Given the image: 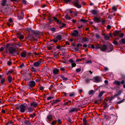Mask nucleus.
<instances>
[{
  "label": "nucleus",
  "instance_id": "obj_3",
  "mask_svg": "<svg viewBox=\"0 0 125 125\" xmlns=\"http://www.w3.org/2000/svg\"><path fill=\"white\" fill-rule=\"evenodd\" d=\"M20 112L21 113H24L26 110V106L23 104L20 105L19 107Z\"/></svg>",
  "mask_w": 125,
  "mask_h": 125
},
{
  "label": "nucleus",
  "instance_id": "obj_53",
  "mask_svg": "<svg viewBox=\"0 0 125 125\" xmlns=\"http://www.w3.org/2000/svg\"><path fill=\"white\" fill-rule=\"evenodd\" d=\"M95 36L96 38L98 39H99L100 38V36L98 34H96Z\"/></svg>",
  "mask_w": 125,
  "mask_h": 125
},
{
  "label": "nucleus",
  "instance_id": "obj_5",
  "mask_svg": "<svg viewBox=\"0 0 125 125\" xmlns=\"http://www.w3.org/2000/svg\"><path fill=\"white\" fill-rule=\"evenodd\" d=\"M113 48V45L111 44H110L107 46V49L106 51L108 52H111L112 51Z\"/></svg>",
  "mask_w": 125,
  "mask_h": 125
},
{
  "label": "nucleus",
  "instance_id": "obj_62",
  "mask_svg": "<svg viewBox=\"0 0 125 125\" xmlns=\"http://www.w3.org/2000/svg\"><path fill=\"white\" fill-rule=\"evenodd\" d=\"M48 49L49 50H51L52 49V47L51 46L48 47H47Z\"/></svg>",
  "mask_w": 125,
  "mask_h": 125
},
{
  "label": "nucleus",
  "instance_id": "obj_49",
  "mask_svg": "<svg viewBox=\"0 0 125 125\" xmlns=\"http://www.w3.org/2000/svg\"><path fill=\"white\" fill-rule=\"evenodd\" d=\"M71 65L73 67H75L76 66V64L75 63H72Z\"/></svg>",
  "mask_w": 125,
  "mask_h": 125
},
{
  "label": "nucleus",
  "instance_id": "obj_40",
  "mask_svg": "<svg viewBox=\"0 0 125 125\" xmlns=\"http://www.w3.org/2000/svg\"><path fill=\"white\" fill-rule=\"evenodd\" d=\"M75 95V94L74 93H70L69 96L70 97H72L74 96Z\"/></svg>",
  "mask_w": 125,
  "mask_h": 125
},
{
  "label": "nucleus",
  "instance_id": "obj_59",
  "mask_svg": "<svg viewBox=\"0 0 125 125\" xmlns=\"http://www.w3.org/2000/svg\"><path fill=\"white\" fill-rule=\"evenodd\" d=\"M53 87V85H51L49 88V89L50 90H51V89Z\"/></svg>",
  "mask_w": 125,
  "mask_h": 125
},
{
  "label": "nucleus",
  "instance_id": "obj_43",
  "mask_svg": "<svg viewBox=\"0 0 125 125\" xmlns=\"http://www.w3.org/2000/svg\"><path fill=\"white\" fill-rule=\"evenodd\" d=\"M83 123L84 125H87V121L85 119H84L83 120Z\"/></svg>",
  "mask_w": 125,
  "mask_h": 125
},
{
  "label": "nucleus",
  "instance_id": "obj_9",
  "mask_svg": "<svg viewBox=\"0 0 125 125\" xmlns=\"http://www.w3.org/2000/svg\"><path fill=\"white\" fill-rule=\"evenodd\" d=\"M29 84L30 87H32L35 86V83L34 81H31L29 82Z\"/></svg>",
  "mask_w": 125,
  "mask_h": 125
},
{
  "label": "nucleus",
  "instance_id": "obj_20",
  "mask_svg": "<svg viewBox=\"0 0 125 125\" xmlns=\"http://www.w3.org/2000/svg\"><path fill=\"white\" fill-rule=\"evenodd\" d=\"M103 35L104 36V37L105 40H107L109 39V37L108 34H103Z\"/></svg>",
  "mask_w": 125,
  "mask_h": 125
},
{
  "label": "nucleus",
  "instance_id": "obj_51",
  "mask_svg": "<svg viewBox=\"0 0 125 125\" xmlns=\"http://www.w3.org/2000/svg\"><path fill=\"white\" fill-rule=\"evenodd\" d=\"M113 43L115 45H117L118 44L117 42L116 41H114L113 42Z\"/></svg>",
  "mask_w": 125,
  "mask_h": 125
},
{
  "label": "nucleus",
  "instance_id": "obj_23",
  "mask_svg": "<svg viewBox=\"0 0 125 125\" xmlns=\"http://www.w3.org/2000/svg\"><path fill=\"white\" fill-rule=\"evenodd\" d=\"M91 12L93 14H96L98 13V11L95 10H92L91 11Z\"/></svg>",
  "mask_w": 125,
  "mask_h": 125
},
{
  "label": "nucleus",
  "instance_id": "obj_63",
  "mask_svg": "<svg viewBox=\"0 0 125 125\" xmlns=\"http://www.w3.org/2000/svg\"><path fill=\"white\" fill-rule=\"evenodd\" d=\"M121 84H123L125 83V81L124 80H122L121 82H120Z\"/></svg>",
  "mask_w": 125,
  "mask_h": 125
},
{
  "label": "nucleus",
  "instance_id": "obj_48",
  "mask_svg": "<svg viewBox=\"0 0 125 125\" xmlns=\"http://www.w3.org/2000/svg\"><path fill=\"white\" fill-rule=\"evenodd\" d=\"M52 41L54 42H57L58 41V40L56 38L54 39L53 40H52Z\"/></svg>",
  "mask_w": 125,
  "mask_h": 125
},
{
  "label": "nucleus",
  "instance_id": "obj_27",
  "mask_svg": "<svg viewBox=\"0 0 125 125\" xmlns=\"http://www.w3.org/2000/svg\"><path fill=\"white\" fill-rule=\"evenodd\" d=\"M105 21V20L104 18H102L100 17V22L102 23H104Z\"/></svg>",
  "mask_w": 125,
  "mask_h": 125
},
{
  "label": "nucleus",
  "instance_id": "obj_33",
  "mask_svg": "<svg viewBox=\"0 0 125 125\" xmlns=\"http://www.w3.org/2000/svg\"><path fill=\"white\" fill-rule=\"evenodd\" d=\"M18 38L20 40H22L24 39V37L23 35H20L18 36Z\"/></svg>",
  "mask_w": 125,
  "mask_h": 125
},
{
  "label": "nucleus",
  "instance_id": "obj_26",
  "mask_svg": "<svg viewBox=\"0 0 125 125\" xmlns=\"http://www.w3.org/2000/svg\"><path fill=\"white\" fill-rule=\"evenodd\" d=\"M5 81V79L4 78H2L0 79V83H1V84H3L4 83Z\"/></svg>",
  "mask_w": 125,
  "mask_h": 125
},
{
  "label": "nucleus",
  "instance_id": "obj_60",
  "mask_svg": "<svg viewBox=\"0 0 125 125\" xmlns=\"http://www.w3.org/2000/svg\"><path fill=\"white\" fill-rule=\"evenodd\" d=\"M35 81L37 82V83H39L40 81L39 79L38 78L36 79L35 80Z\"/></svg>",
  "mask_w": 125,
  "mask_h": 125
},
{
  "label": "nucleus",
  "instance_id": "obj_31",
  "mask_svg": "<svg viewBox=\"0 0 125 125\" xmlns=\"http://www.w3.org/2000/svg\"><path fill=\"white\" fill-rule=\"evenodd\" d=\"M119 95V94H115V95H114V96L113 97H112L110 98V100L111 101V100H112L115 97H117V96H118Z\"/></svg>",
  "mask_w": 125,
  "mask_h": 125
},
{
  "label": "nucleus",
  "instance_id": "obj_22",
  "mask_svg": "<svg viewBox=\"0 0 125 125\" xmlns=\"http://www.w3.org/2000/svg\"><path fill=\"white\" fill-rule=\"evenodd\" d=\"M119 43L121 44H125V39L122 38L121 41H119Z\"/></svg>",
  "mask_w": 125,
  "mask_h": 125
},
{
  "label": "nucleus",
  "instance_id": "obj_12",
  "mask_svg": "<svg viewBox=\"0 0 125 125\" xmlns=\"http://www.w3.org/2000/svg\"><path fill=\"white\" fill-rule=\"evenodd\" d=\"M38 104L34 102H31L30 103V105L32 107H35L37 106Z\"/></svg>",
  "mask_w": 125,
  "mask_h": 125
},
{
  "label": "nucleus",
  "instance_id": "obj_35",
  "mask_svg": "<svg viewBox=\"0 0 125 125\" xmlns=\"http://www.w3.org/2000/svg\"><path fill=\"white\" fill-rule=\"evenodd\" d=\"M61 78L63 80L65 81H66L68 79L67 78L63 76H61Z\"/></svg>",
  "mask_w": 125,
  "mask_h": 125
},
{
  "label": "nucleus",
  "instance_id": "obj_46",
  "mask_svg": "<svg viewBox=\"0 0 125 125\" xmlns=\"http://www.w3.org/2000/svg\"><path fill=\"white\" fill-rule=\"evenodd\" d=\"M85 81L86 83L89 82L90 80L88 78H86L85 79Z\"/></svg>",
  "mask_w": 125,
  "mask_h": 125
},
{
  "label": "nucleus",
  "instance_id": "obj_7",
  "mask_svg": "<svg viewBox=\"0 0 125 125\" xmlns=\"http://www.w3.org/2000/svg\"><path fill=\"white\" fill-rule=\"evenodd\" d=\"M63 102H64L63 104L64 105H68L71 104V101L70 100L68 101L67 100H64Z\"/></svg>",
  "mask_w": 125,
  "mask_h": 125
},
{
  "label": "nucleus",
  "instance_id": "obj_54",
  "mask_svg": "<svg viewBox=\"0 0 125 125\" xmlns=\"http://www.w3.org/2000/svg\"><path fill=\"white\" fill-rule=\"evenodd\" d=\"M92 62L91 61H86V63H91Z\"/></svg>",
  "mask_w": 125,
  "mask_h": 125
},
{
  "label": "nucleus",
  "instance_id": "obj_2",
  "mask_svg": "<svg viewBox=\"0 0 125 125\" xmlns=\"http://www.w3.org/2000/svg\"><path fill=\"white\" fill-rule=\"evenodd\" d=\"M93 81L94 82L97 83L101 82L102 81V80L100 77L96 76L93 78Z\"/></svg>",
  "mask_w": 125,
  "mask_h": 125
},
{
  "label": "nucleus",
  "instance_id": "obj_38",
  "mask_svg": "<svg viewBox=\"0 0 125 125\" xmlns=\"http://www.w3.org/2000/svg\"><path fill=\"white\" fill-rule=\"evenodd\" d=\"M104 93V92H100L98 95V97H101Z\"/></svg>",
  "mask_w": 125,
  "mask_h": 125
},
{
  "label": "nucleus",
  "instance_id": "obj_34",
  "mask_svg": "<svg viewBox=\"0 0 125 125\" xmlns=\"http://www.w3.org/2000/svg\"><path fill=\"white\" fill-rule=\"evenodd\" d=\"M36 114L35 113H34L32 114H31L30 115V117L34 118L36 116Z\"/></svg>",
  "mask_w": 125,
  "mask_h": 125
},
{
  "label": "nucleus",
  "instance_id": "obj_52",
  "mask_svg": "<svg viewBox=\"0 0 125 125\" xmlns=\"http://www.w3.org/2000/svg\"><path fill=\"white\" fill-rule=\"evenodd\" d=\"M52 98H53V97H51V96H49V97H48L47 98V100H49L51 99Z\"/></svg>",
  "mask_w": 125,
  "mask_h": 125
},
{
  "label": "nucleus",
  "instance_id": "obj_42",
  "mask_svg": "<svg viewBox=\"0 0 125 125\" xmlns=\"http://www.w3.org/2000/svg\"><path fill=\"white\" fill-rule=\"evenodd\" d=\"M83 41L84 42H86L88 40V39L86 38H84L83 39Z\"/></svg>",
  "mask_w": 125,
  "mask_h": 125
},
{
  "label": "nucleus",
  "instance_id": "obj_14",
  "mask_svg": "<svg viewBox=\"0 0 125 125\" xmlns=\"http://www.w3.org/2000/svg\"><path fill=\"white\" fill-rule=\"evenodd\" d=\"M21 56L23 57H25L27 55L26 52L24 51L21 52L20 53Z\"/></svg>",
  "mask_w": 125,
  "mask_h": 125
},
{
  "label": "nucleus",
  "instance_id": "obj_45",
  "mask_svg": "<svg viewBox=\"0 0 125 125\" xmlns=\"http://www.w3.org/2000/svg\"><path fill=\"white\" fill-rule=\"evenodd\" d=\"M56 121H53L51 125H54L56 124Z\"/></svg>",
  "mask_w": 125,
  "mask_h": 125
},
{
  "label": "nucleus",
  "instance_id": "obj_8",
  "mask_svg": "<svg viewBox=\"0 0 125 125\" xmlns=\"http://www.w3.org/2000/svg\"><path fill=\"white\" fill-rule=\"evenodd\" d=\"M107 46L104 44L101 45L100 50L102 51H106Z\"/></svg>",
  "mask_w": 125,
  "mask_h": 125
},
{
  "label": "nucleus",
  "instance_id": "obj_36",
  "mask_svg": "<svg viewBox=\"0 0 125 125\" xmlns=\"http://www.w3.org/2000/svg\"><path fill=\"white\" fill-rule=\"evenodd\" d=\"M31 70L32 72H36V70L35 68L33 67H32L31 68Z\"/></svg>",
  "mask_w": 125,
  "mask_h": 125
},
{
  "label": "nucleus",
  "instance_id": "obj_30",
  "mask_svg": "<svg viewBox=\"0 0 125 125\" xmlns=\"http://www.w3.org/2000/svg\"><path fill=\"white\" fill-rule=\"evenodd\" d=\"M94 91L93 90H90L88 93L89 95H91L94 94Z\"/></svg>",
  "mask_w": 125,
  "mask_h": 125
},
{
  "label": "nucleus",
  "instance_id": "obj_56",
  "mask_svg": "<svg viewBox=\"0 0 125 125\" xmlns=\"http://www.w3.org/2000/svg\"><path fill=\"white\" fill-rule=\"evenodd\" d=\"M4 49L3 47H1L0 48V52H1L4 50Z\"/></svg>",
  "mask_w": 125,
  "mask_h": 125
},
{
  "label": "nucleus",
  "instance_id": "obj_15",
  "mask_svg": "<svg viewBox=\"0 0 125 125\" xmlns=\"http://www.w3.org/2000/svg\"><path fill=\"white\" fill-rule=\"evenodd\" d=\"M7 3V0H2L1 5L2 6H5Z\"/></svg>",
  "mask_w": 125,
  "mask_h": 125
},
{
  "label": "nucleus",
  "instance_id": "obj_17",
  "mask_svg": "<svg viewBox=\"0 0 125 125\" xmlns=\"http://www.w3.org/2000/svg\"><path fill=\"white\" fill-rule=\"evenodd\" d=\"M8 81L9 83H11L12 80V77L10 76L9 75L7 77Z\"/></svg>",
  "mask_w": 125,
  "mask_h": 125
},
{
  "label": "nucleus",
  "instance_id": "obj_25",
  "mask_svg": "<svg viewBox=\"0 0 125 125\" xmlns=\"http://www.w3.org/2000/svg\"><path fill=\"white\" fill-rule=\"evenodd\" d=\"M56 38L59 41L61 40L62 38V37L60 35H57L56 37Z\"/></svg>",
  "mask_w": 125,
  "mask_h": 125
},
{
  "label": "nucleus",
  "instance_id": "obj_10",
  "mask_svg": "<svg viewBox=\"0 0 125 125\" xmlns=\"http://www.w3.org/2000/svg\"><path fill=\"white\" fill-rule=\"evenodd\" d=\"M79 2V1L77 0L76 2H74L73 5L77 8H79L81 7V5L78 4V3Z\"/></svg>",
  "mask_w": 125,
  "mask_h": 125
},
{
  "label": "nucleus",
  "instance_id": "obj_50",
  "mask_svg": "<svg viewBox=\"0 0 125 125\" xmlns=\"http://www.w3.org/2000/svg\"><path fill=\"white\" fill-rule=\"evenodd\" d=\"M81 71V69H76V71L77 72H79Z\"/></svg>",
  "mask_w": 125,
  "mask_h": 125
},
{
  "label": "nucleus",
  "instance_id": "obj_32",
  "mask_svg": "<svg viewBox=\"0 0 125 125\" xmlns=\"http://www.w3.org/2000/svg\"><path fill=\"white\" fill-rule=\"evenodd\" d=\"M13 70L9 71L8 73H6V74L7 75H10L11 74V73L13 72Z\"/></svg>",
  "mask_w": 125,
  "mask_h": 125
},
{
  "label": "nucleus",
  "instance_id": "obj_1",
  "mask_svg": "<svg viewBox=\"0 0 125 125\" xmlns=\"http://www.w3.org/2000/svg\"><path fill=\"white\" fill-rule=\"evenodd\" d=\"M9 44L6 45V48L4 51V53L9 55H11L12 56H15L17 52V50L16 48L12 47H9Z\"/></svg>",
  "mask_w": 125,
  "mask_h": 125
},
{
  "label": "nucleus",
  "instance_id": "obj_64",
  "mask_svg": "<svg viewBox=\"0 0 125 125\" xmlns=\"http://www.w3.org/2000/svg\"><path fill=\"white\" fill-rule=\"evenodd\" d=\"M61 48V46L60 45H59L56 47V48L58 49H60Z\"/></svg>",
  "mask_w": 125,
  "mask_h": 125
},
{
  "label": "nucleus",
  "instance_id": "obj_13",
  "mask_svg": "<svg viewBox=\"0 0 125 125\" xmlns=\"http://www.w3.org/2000/svg\"><path fill=\"white\" fill-rule=\"evenodd\" d=\"M78 110V108H72L69 111V113H70L74 112H77Z\"/></svg>",
  "mask_w": 125,
  "mask_h": 125
},
{
  "label": "nucleus",
  "instance_id": "obj_24",
  "mask_svg": "<svg viewBox=\"0 0 125 125\" xmlns=\"http://www.w3.org/2000/svg\"><path fill=\"white\" fill-rule=\"evenodd\" d=\"M52 116L51 115H50L47 116V119L49 121H51V119H52Z\"/></svg>",
  "mask_w": 125,
  "mask_h": 125
},
{
  "label": "nucleus",
  "instance_id": "obj_18",
  "mask_svg": "<svg viewBox=\"0 0 125 125\" xmlns=\"http://www.w3.org/2000/svg\"><path fill=\"white\" fill-rule=\"evenodd\" d=\"M53 18L54 21L55 22H56L57 23L59 24H60L61 23V22H60L59 20L57 19L56 17H53Z\"/></svg>",
  "mask_w": 125,
  "mask_h": 125
},
{
  "label": "nucleus",
  "instance_id": "obj_29",
  "mask_svg": "<svg viewBox=\"0 0 125 125\" xmlns=\"http://www.w3.org/2000/svg\"><path fill=\"white\" fill-rule=\"evenodd\" d=\"M60 24V26L59 28L61 29L64 27L65 26V23H62V22Z\"/></svg>",
  "mask_w": 125,
  "mask_h": 125
},
{
  "label": "nucleus",
  "instance_id": "obj_4",
  "mask_svg": "<svg viewBox=\"0 0 125 125\" xmlns=\"http://www.w3.org/2000/svg\"><path fill=\"white\" fill-rule=\"evenodd\" d=\"M42 62L41 60H40L37 62H35L33 63V65L35 67H38L42 64Z\"/></svg>",
  "mask_w": 125,
  "mask_h": 125
},
{
  "label": "nucleus",
  "instance_id": "obj_21",
  "mask_svg": "<svg viewBox=\"0 0 125 125\" xmlns=\"http://www.w3.org/2000/svg\"><path fill=\"white\" fill-rule=\"evenodd\" d=\"M119 32L118 31H115L114 32V34L116 36H119Z\"/></svg>",
  "mask_w": 125,
  "mask_h": 125
},
{
  "label": "nucleus",
  "instance_id": "obj_37",
  "mask_svg": "<svg viewBox=\"0 0 125 125\" xmlns=\"http://www.w3.org/2000/svg\"><path fill=\"white\" fill-rule=\"evenodd\" d=\"M65 18L67 20H69L70 19V17L68 15H66L65 16Z\"/></svg>",
  "mask_w": 125,
  "mask_h": 125
},
{
  "label": "nucleus",
  "instance_id": "obj_28",
  "mask_svg": "<svg viewBox=\"0 0 125 125\" xmlns=\"http://www.w3.org/2000/svg\"><path fill=\"white\" fill-rule=\"evenodd\" d=\"M101 45H100L98 44L95 45V48L96 49H101Z\"/></svg>",
  "mask_w": 125,
  "mask_h": 125
},
{
  "label": "nucleus",
  "instance_id": "obj_58",
  "mask_svg": "<svg viewBox=\"0 0 125 125\" xmlns=\"http://www.w3.org/2000/svg\"><path fill=\"white\" fill-rule=\"evenodd\" d=\"M111 28V26L108 25L107 26V29H110Z\"/></svg>",
  "mask_w": 125,
  "mask_h": 125
},
{
  "label": "nucleus",
  "instance_id": "obj_47",
  "mask_svg": "<svg viewBox=\"0 0 125 125\" xmlns=\"http://www.w3.org/2000/svg\"><path fill=\"white\" fill-rule=\"evenodd\" d=\"M7 64L8 65H10L12 64V62H11L10 61H8L7 62Z\"/></svg>",
  "mask_w": 125,
  "mask_h": 125
},
{
  "label": "nucleus",
  "instance_id": "obj_55",
  "mask_svg": "<svg viewBox=\"0 0 125 125\" xmlns=\"http://www.w3.org/2000/svg\"><path fill=\"white\" fill-rule=\"evenodd\" d=\"M60 101V100L59 99H56L55 100V102L54 103H56Z\"/></svg>",
  "mask_w": 125,
  "mask_h": 125
},
{
  "label": "nucleus",
  "instance_id": "obj_41",
  "mask_svg": "<svg viewBox=\"0 0 125 125\" xmlns=\"http://www.w3.org/2000/svg\"><path fill=\"white\" fill-rule=\"evenodd\" d=\"M112 9L114 11H116L117 10V9L116 7L115 6H113L112 7Z\"/></svg>",
  "mask_w": 125,
  "mask_h": 125
},
{
  "label": "nucleus",
  "instance_id": "obj_6",
  "mask_svg": "<svg viewBox=\"0 0 125 125\" xmlns=\"http://www.w3.org/2000/svg\"><path fill=\"white\" fill-rule=\"evenodd\" d=\"M78 34V32L76 30H75L73 32H72L71 33V35L75 37L77 36Z\"/></svg>",
  "mask_w": 125,
  "mask_h": 125
},
{
  "label": "nucleus",
  "instance_id": "obj_57",
  "mask_svg": "<svg viewBox=\"0 0 125 125\" xmlns=\"http://www.w3.org/2000/svg\"><path fill=\"white\" fill-rule=\"evenodd\" d=\"M24 66V64L23 63L22 64L20 65L19 67L20 68H22Z\"/></svg>",
  "mask_w": 125,
  "mask_h": 125
},
{
  "label": "nucleus",
  "instance_id": "obj_19",
  "mask_svg": "<svg viewBox=\"0 0 125 125\" xmlns=\"http://www.w3.org/2000/svg\"><path fill=\"white\" fill-rule=\"evenodd\" d=\"M121 83L119 81H115L113 83L114 84H115V85L117 86H119Z\"/></svg>",
  "mask_w": 125,
  "mask_h": 125
},
{
  "label": "nucleus",
  "instance_id": "obj_11",
  "mask_svg": "<svg viewBox=\"0 0 125 125\" xmlns=\"http://www.w3.org/2000/svg\"><path fill=\"white\" fill-rule=\"evenodd\" d=\"M100 17H95L93 19V20L94 21L98 23L100 22Z\"/></svg>",
  "mask_w": 125,
  "mask_h": 125
},
{
  "label": "nucleus",
  "instance_id": "obj_39",
  "mask_svg": "<svg viewBox=\"0 0 125 125\" xmlns=\"http://www.w3.org/2000/svg\"><path fill=\"white\" fill-rule=\"evenodd\" d=\"M28 111L29 112H31L33 111L32 109L30 107H29L28 108Z\"/></svg>",
  "mask_w": 125,
  "mask_h": 125
},
{
  "label": "nucleus",
  "instance_id": "obj_16",
  "mask_svg": "<svg viewBox=\"0 0 125 125\" xmlns=\"http://www.w3.org/2000/svg\"><path fill=\"white\" fill-rule=\"evenodd\" d=\"M59 72V70L57 69H54L53 71L54 74L55 75L58 74Z\"/></svg>",
  "mask_w": 125,
  "mask_h": 125
},
{
  "label": "nucleus",
  "instance_id": "obj_44",
  "mask_svg": "<svg viewBox=\"0 0 125 125\" xmlns=\"http://www.w3.org/2000/svg\"><path fill=\"white\" fill-rule=\"evenodd\" d=\"M80 21L85 23H86L87 21L86 20L83 19H81L80 20Z\"/></svg>",
  "mask_w": 125,
  "mask_h": 125
},
{
  "label": "nucleus",
  "instance_id": "obj_61",
  "mask_svg": "<svg viewBox=\"0 0 125 125\" xmlns=\"http://www.w3.org/2000/svg\"><path fill=\"white\" fill-rule=\"evenodd\" d=\"M9 22L10 23H12V19L11 18H10L9 19Z\"/></svg>",
  "mask_w": 125,
  "mask_h": 125
}]
</instances>
